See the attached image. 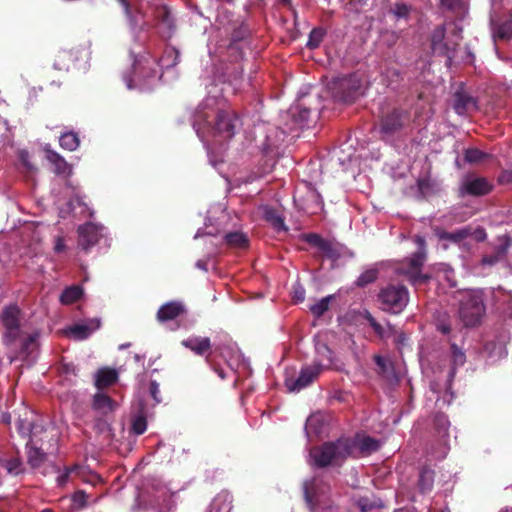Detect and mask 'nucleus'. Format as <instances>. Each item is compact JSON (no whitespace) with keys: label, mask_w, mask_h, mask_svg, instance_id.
Listing matches in <instances>:
<instances>
[{"label":"nucleus","mask_w":512,"mask_h":512,"mask_svg":"<svg viewBox=\"0 0 512 512\" xmlns=\"http://www.w3.org/2000/svg\"><path fill=\"white\" fill-rule=\"evenodd\" d=\"M80 472L81 465L75 464L71 467H66L64 472L57 477L58 486L64 487L71 478H77V475Z\"/></svg>","instance_id":"nucleus-38"},{"label":"nucleus","mask_w":512,"mask_h":512,"mask_svg":"<svg viewBox=\"0 0 512 512\" xmlns=\"http://www.w3.org/2000/svg\"><path fill=\"white\" fill-rule=\"evenodd\" d=\"M34 343H35V337L33 335H29L28 337H26L24 339V341L22 343V347H21L22 351L27 352L29 347L31 345H34Z\"/></svg>","instance_id":"nucleus-57"},{"label":"nucleus","mask_w":512,"mask_h":512,"mask_svg":"<svg viewBox=\"0 0 512 512\" xmlns=\"http://www.w3.org/2000/svg\"><path fill=\"white\" fill-rule=\"evenodd\" d=\"M155 17L161 25L166 27L170 35L175 28V24L169 8L165 5L157 6L155 9Z\"/></svg>","instance_id":"nucleus-31"},{"label":"nucleus","mask_w":512,"mask_h":512,"mask_svg":"<svg viewBox=\"0 0 512 512\" xmlns=\"http://www.w3.org/2000/svg\"><path fill=\"white\" fill-rule=\"evenodd\" d=\"M370 326L373 328L374 332L378 337L384 338L386 336L384 328L377 321H373L372 324H370Z\"/></svg>","instance_id":"nucleus-56"},{"label":"nucleus","mask_w":512,"mask_h":512,"mask_svg":"<svg viewBox=\"0 0 512 512\" xmlns=\"http://www.w3.org/2000/svg\"><path fill=\"white\" fill-rule=\"evenodd\" d=\"M87 499L88 495L83 490H77L72 495V502L79 509H82L87 506Z\"/></svg>","instance_id":"nucleus-52"},{"label":"nucleus","mask_w":512,"mask_h":512,"mask_svg":"<svg viewBox=\"0 0 512 512\" xmlns=\"http://www.w3.org/2000/svg\"><path fill=\"white\" fill-rule=\"evenodd\" d=\"M118 380V373L112 368H101L95 376V386L101 390L113 385Z\"/></svg>","instance_id":"nucleus-28"},{"label":"nucleus","mask_w":512,"mask_h":512,"mask_svg":"<svg viewBox=\"0 0 512 512\" xmlns=\"http://www.w3.org/2000/svg\"><path fill=\"white\" fill-rule=\"evenodd\" d=\"M80 51L75 48L59 50L55 56L53 66L59 71H68L78 60Z\"/></svg>","instance_id":"nucleus-22"},{"label":"nucleus","mask_w":512,"mask_h":512,"mask_svg":"<svg viewBox=\"0 0 512 512\" xmlns=\"http://www.w3.org/2000/svg\"><path fill=\"white\" fill-rule=\"evenodd\" d=\"M486 311L483 292L472 290L462 294L459 306V316L466 327L478 325Z\"/></svg>","instance_id":"nucleus-3"},{"label":"nucleus","mask_w":512,"mask_h":512,"mask_svg":"<svg viewBox=\"0 0 512 512\" xmlns=\"http://www.w3.org/2000/svg\"><path fill=\"white\" fill-rule=\"evenodd\" d=\"M468 236V232L466 230H457L454 232H442L439 237L443 240H449L455 243H458L465 239Z\"/></svg>","instance_id":"nucleus-47"},{"label":"nucleus","mask_w":512,"mask_h":512,"mask_svg":"<svg viewBox=\"0 0 512 512\" xmlns=\"http://www.w3.org/2000/svg\"><path fill=\"white\" fill-rule=\"evenodd\" d=\"M323 370L324 365L319 361H315L311 365L303 366L300 370L299 376L296 379L287 378L285 380V386L290 392H299L311 385Z\"/></svg>","instance_id":"nucleus-9"},{"label":"nucleus","mask_w":512,"mask_h":512,"mask_svg":"<svg viewBox=\"0 0 512 512\" xmlns=\"http://www.w3.org/2000/svg\"><path fill=\"white\" fill-rule=\"evenodd\" d=\"M349 291L348 290H339L337 293L333 295H328L321 300L317 301L313 305L310 306L311 313L316 317L320 318L324 315L326 311L329 309V305L331 301L337 306L345 305L348 301Z\"/></svg>","instance_id":"nucleus-15"},{"label":"nucleus","mask_w":512,"mask_h":512,"mask_svg":"<svg viewBox=\"0 0 512 512\" xmlns=\"http://www.w3.org/2000/svg\"><path fill=\"white\" fill-rule=\"evenodd\" d=\"M0 466L10 475H19L23 472V463L19 457L1 458Z\"/></svg>","instance_id":"nucleus-34"},{"label":"nucleus","mask_w":512,"mask_h":512,"mask_svg":"<svg viewBox=\"0 0 512 512\" xmlns=\"http://www.w3.org/2000/svg\"><path fill=\"white\" fill-rule=\"evenodd\" d=\"M20 314L21 311L16 305H9L2 311L0 319L5 328L3 336L5 345L13 344L20 336Z\"/></svg>","instance_id":"nucleus-6"},{"label":"nucleus","mask_w":512,"mask_h":512,"mask_svg":"<svg viewBox=\"0 0 512 512\" xmlns=\"http://www.w3.org/2000/svg\"><path fill=\"white\" fill-rule=\"evenodd\" d=\"M64 250H65L64 239L62 237H57L55 240L54 251L56 253H61Z\"/></svg>","instance_id":"nucleus-58"},{"label":"nucleus","mask_w":512,"mask_h":512,"mask_svg":"<svg viewBox=\"0 0 512 512\" xmlns=\"http://www.w3.org/2000/svg\"><path fill=\"white\" fill-rule=\"evenodd\" d=\"M440 6L449 11L455 10L461 4V0H439Z\"/></svg>","instance_id":"nucleus-55"},{"label":"nucleus","mask_w":512,"mask_h":512,"mask_svg":"<svg viewBox=\"0 0 512 512\" xmlns=\"http://www.w3.org/2000/svg\"><path fill=\"white\" fill-rule=\"evenodd\" d=\"M500 180L502 182L512 183V171H505L502 173Z\"/></svg>","instance_id":"nucleus-61"},{"label":"nucleus","mask_w":512,"mask_h":512,"mask_svg":"<svg viewBox=\"0 0 512 512\" xmlns=\"http://www.w3.org/2000/svg\"><path fill=\"white\" fill-rule=\"evenodd\" d=\"M322 108L321 96L310 92L302 95L298 103L291 108L292 118L301 128H308L317 121Z\"/></svg>","instance_id":"nucleus-2"},{"label":"nucleus","mask_w":512,"mask_h":512,"mask_svg":"<svg viewBox=\"0 0 512 512\" xmlns=\"http://www.w3.org/2000/svg\"><path fill=\"white\" fill-rule=\"evenodd\" d=\"M294 299L300 302L305 299V290L302 287L295 288Z\"/></svg>","instance_id":"nucleus-59"},{"label":"nucleus","mask_w":512,"mask_h":512,"mask_svg":"<svg viewBox=\"0 0 512 512\" xmlns=\"http://www.w3.org/2000/svg\"><path fill=\"white\" fill-rule=\"evenodd\" d=\"M77 478L92 485L100 481V477L97 474L87 471L83 466H81V472L78 473Z\"/></svg>","instance_id":"nucleus-51"},{"label":"nucleus","mask_w":512,"mask_h":512,"mask_svg":"<svg viewBox=\"0 0 512 512\" xmlns=\"http://www.w3.org/2000/svg\"><path fill=\"white\" fill-rule=\"evenodd\" d=\"M325 35V31L322 28H314L311 30L309 34V39L307 42V47L310 49H315L319 47Z\"/></svg>","instance_id":"nucleus-42"},{"label":"nucleus","mask_w":512,"mask_h":512,"mask_svg":"<svg viewBox=\"0 0 512 512\" xmlns=\"http://www.w3.org/2000/svg\"><path fill=\"white\" fill-rule=\"evenodd\" d=\"M332 161L341 171H348L352 166V145L345 143L335 148L332 154Z\"/></svg>","instance_id":"nucleus-23"},{"label":"nucleus","mask_w":512,"mask_h":512,"mask_svg":"<svg viewBox=\"0 0 512 512\" xmlns=\"http://www.w3.org/2000/svg\"><path fill=\"white\" fill-rule=\"evenodd\" d=\"M433 426L438 435L441 438L448 436V430L450 427V421L448 416L442 412H438L434 415Z\"/></svg>","instance_id":"nucleus-35"},{"label":"nucleus","mask_w":512,"mask_h":512,"mask_svg":"<svg viewBox=\"0 0 512 512\" xmlns=\"http://www.w3.org/2000/svg\"><path fill=\"white\" fill-rule=\"evenodd\" d=\"M379 271L377 268H369L365 270L355 281L358 287H365L368 284L375 282L378 278Z\"/></svg>","instance_id":"nucleus-39"},{"label":"nucleus","mask_w":512,"mask_h":512,"mask_svg":"<svg viewBox=\"0 0 512 512\" xmlns=\"http://www.w3.org/2000/svg\"><path fill=\"white\" fill-rule=\"evenodd\" d=\"M411 7L403 2L395 3V5L391 8V13L397 19H407L410 14Z\"/></svg>","instance_id":"nucleus-46"},{"label":"nucleus","mask_w":512,"mask_h":512,"mask_svg":"<svg viewBox=\"0 0 512 512\" xmlns=\"http://www.w3.org/2000/svg\"><path fill=\"white\" fill-rule=\"evenodd\" d=\"M364 318L368 321L369 325L372 324L373 321H376L368 311H365Z\"/></svg>","instance_id":"nucleus-63"},{"label":"nucleus","mask_w":512,"mask_h":512,"mask_svg":"<svg viewBox=\"0 0 512 512\" xmlns=\"http://www.w3.org/2000/svg\"><path fill=\"white\" fill-rule=\"evenodd\" d=\"M181 344L196 355L206 356L207 359L211 355L212 345L208 337H189L184 339Z\"/></svg>","instance_id":"nucleus-20"},{"label":"nucleus","mask_w":512,"mask_h":512,"mask_svg":"<svg viewBox=\"0 0 512 512\" xmlns=\"http://www.w3.org/2000/svg\"><path fill=\"white\" fill-rule=\"evenodd\" d=\"M321 418L319 416H310L306 421L305 429L307 433L319 434L321 432Z\"/></svg>","instance_id":"nucleus-49"},{"label":"nucleus","mask_w":512,"mask_h":512,"mask_svg":"<svg viewBox=\"0 0 512 512\" xmlns=\"http://www.w3.org/2000/svg\"><path fill=\"white\" fill-rule=\"evenodd\" d=\"M496 36L501 40H510L512 38V20L500 24L496 31Z\"/></svg>","instance_id":"nucleus-44"},{"label":"nucleus","mask_w":512,"mask_h":512,"mask_svg":"<svg viewBox=\"0 0 512 512\" xmlns=\"http://www.w3.org/2000/svg\"><path fill=\"white\" fill-rule=\"evenodd\" d=\"M100 325L101 322L99 319H90L87 323L71 326L69 328V333L76 340H84L87 339L92 334V332L96 331Z\"/></svg>","instance_id":"nucleus-25"},{"label":"nucleus","mask_w":512,"mask_h":512,"mask_svg":"<svg viewBox=\"0 0 512 512\" xmlns=\"http://www.w3.org/2000/svg\"><path fill=\"white\" fill-rule=\"evenodd\" d=\"M352 453V441L349 438H340L334 442H325L310 450L313 464L324 468L332 463L346 459Z\"/></svg>","instance_id":"nucleus-1"},{"label":"nucleus","mask_w":512,"mask_h":512,"mask_svg":"<svg viewBox=\"0 0 512 512\" xmlns=\"http://www.w3.org/2000/svg\"><path fill=\"white\" fill-rule=\"evenodd\" d=\"M348 396L349 393L345 391H336L334 394V398L340 402L346 401Z\"/></svg>","instance_id":"nucleus-60"},{"label":"nucleus","mask_w":512,"mask_h":512,"mask_svg":"<svg viewBox=\"0 0 512 512\" xmlns=\"http://www.w3.org/2000/svg\"><path fill=\"white\" fill-rule=\"evenodd\" d=\"M493 185L484 177H469L464 180L459 188L461 196L471 195L475 197L484 196L490 193Z\"/></svg>","instance_id":"nucleus-14"},{"label":"nucleus","mask_w":512,"mask_h":512,"mask_svg":"<svg viewBox=\"0 0 512 512\" xmlns=\"http://www.w3.org/2000/svg\"><path fill=\"white\" fill-rule=\"evenodd\" d=\"M16 426L20 435H22L23 437H30V434L33 429L32 420H29L27 417L24 419L19 418L16 423ZM30 439L31 438H29V440Z\"/></svg>","instance_id":"nucleus-48"},{"label":"nucleus","mask_w":512,"mask_h":512,"mask_svg":"<svg viewBox=\"0 0 512 512\" xmlns=\"http://www.w3.org/2000/svg\"><path fill=\"white\" fill-rule=\"evenodd\" d=\"M186 313L185 305L180 301H170L163 304L157 311L156 318L159 322L175 320Z\"/></svg>","instance_id":"nucleus-18"},{"label":"nucleus","mask_w":512,"mask_h":512,"mask_svg":"<svg viewBox=\"0 0 512 512\" xmlns=\"http://www.w3.org/2000/svg\"><path fill=\"white\" fill-rule=\"evenodd\" d=\"M322 349L325 353H327V357L330 359L331 356V350L328 348L327 345H322L319 350Z\"/></svg>","instance_id":"nucleus-64"},{"label":"nucleus","mask_w":512,"mask_h":512,"mask_svg":"<svg viewBox=\"0 0 512 512\" xmlns=\"http://www.w3.org/2000/svg\"><path fill=\"white\" fill-rule=\"evenodd\" d=\"M410 123L409 111L401 108H394L381 119V132L394 134Z\"/></svg>","instance_id":"nucleus-13"},{"label":"nucleus","mask_w":512,"mask_h":512,"mask_svg":"<svg viewBox=\"0 0 512 512\" xmlns=\"http://www.w3.org/2000/svg\"><path fill=\"white\" fill-rule=\"evenodd\" d=\"M446 28L445 25L436 26L431 33V49L432 51L439 55L445 56L447 58V65H450L452 59L454 58V54L456 51V47L458 43H449L445 41Z\"/></svg>","instance_id":"nucleus-12"},{"label":"nucleus","mask_w":512,"mask_h":512,"mask_svg":"<svg viewBox=\"0 0 512 512\" xmlns=\"http://www.w3.org/2000/svg\"><path fill=\"white\" fill-rule=\"evenodd\" d=\"M314 480L305 481L303 484V494L307 505L313 509L315 506V495H314Z\"/></svg>","instance_id":"nucleus-45"},{"label":"nucleus","mask_w":512,"mask_h":512,"mask_svg":"<svg viewBox=\"0 0 512 512\" xmlns=\"http://www.w3.org/2000/svg\"><path fill=\"white\" fill-rule=\"evenodd\" d=\"M303 241L317 249L319 255L332 261L338 260L342 255L340 245L324 239L317 233H306L302 235Z\"/></svg>","instance_id":"nucleus-10"},{"label":"nucleus","mask_w":512,"mask_h":512,"mask_svg":"<svg viewBox=\"0 0 512 512\" xmlns=\"http://www.w3.org/2000/svg\"><path fill=\"white\" fill-rule=\"evenodd\" d=\"M488 156L487 153L477 148H470L465 151L464 160L468 163H479L488 158Z\"/></svg>","instance_id":"nucleus-41"},{"label":"nucleus","mask_w":512,"mask_h":512,"mask_svg":"<svg viewBox=\"0 0 512 512\" xmlns=\"http://www.w3.org/2000/svg\"><path fill=\"white\" fill-rule=\"evenodd\" d=\"M327 92L334 103L350 104L352 101V75H339L328 82Z\"/></svg>","instance_id":"nucleus-8"},{"label":"nucleus","mask_w":512,"mask_h":512,"mask_svg":"<svg viewBox=\"0 0 512 512\" xmlns=\"http://www.w3.org/2000/svg\"><path fill=\"white\" fill-rule=\"evenodd\" d=\"M30 439L26 443L27 462L33 469L40 468L47 459V454L40 448L33 446Z\"/></svg>","instance_id":"nucleus-27"},{"label":"nucleus","mask_w":512,"mask_h":512,"mask_svg":"<svg viewBox=\"0 0 512 512\" xmlns=\"http://www.w3.org/2000/svg\"><path fill=\"white\" fill-rule=\"evenodd\" d=\"M93 429L97 434L103 435L107 441L113 438L111 425L103 418H97L94 421Z\"/></svg>","instance_id":"nucleus-37"},{"label":"nucleus","mask_w":512,"mask_h":512,"mask_svg":"<svg viewBox=\"0 0 512 512\" xmlns=\"http://www.w3.org/2000/svg\"><path fill=\"white\" fill-rule=\"evenodd\" d=\"M374 360L378 367L379 373L386 378H390L391 374L393 373L392 363L380 355H375Z\"/></svg>","instance_id":"nucleus-40"},{"label":"nucleus","mask_w":512,"mask_h":512,"mask_svg":"<svg viewBox=\"0 0 512 512\" xmlns=\"http://www.w3.org/2000/svg\"><path fill=\"white\" fill-rule=\"evenodd\" d=\"M149 392H150L151 397L155 400L156 403L161 402V398L159 397V395H160L159 384L155 380H152L150 382Z\"/></svg>","instance_id":"nucleus-53"},{"label":"nucleus","mask_w":512,"mask_h":512,"mask_svg":"<svg viewBox=\"0 0 512 512\" xmlns=\"http://www.w3.org/2000/svg\"><path fill=\"white\" fill-rule=\"evenodd\" d=\"M147 429V419L144 415H137L132 419L131 431L136 435H142Z\"/></svg>","instance_id":"nucleus-43"},{"label":"nucleus","mask_w":512,"mask_h":512,"mask_svg":"<svg viewBox=\"0 0 512 512\" xmlns=\"http://www.w3.org/2000/svg\"><path fill=\"white\" fill-rule=\"evenodd\" d=\"M383 310L398 314L404 310L409 301V293L404 285L390 284L379 293Z\"/></svg>","instance_id":"nucleus-5"},{"label":"nucleus","mask_w":512,"mask_h":512,"mask_svg":"<svg viewBox=\"0 0 512 512\" xmlns=\"http://www.w3.org/2000/svg\"><path fill=\"white\" fill-rule=\"evenodd\" d=\"M451 350H452V363H453L454 369L456 367L463 366L466 361L464 352L461 349H459L455 344H453L451 346Z\"/></svg>","instance_id":"nucleus-50"},{"label":"nucleus","mask_w":512,"mask_h":512,"mask_svg":"<svg viewBox=\"0 0 512 512\" xmlns=\"http://www.w3.org/2000/svg\"><path fill=\"white\" fill-rule=\"evenodd\" d=\"M379 448L380 442L377 439L360 433L354 435V451L357 450L360 456H369Z\"/></svg>","instance_id":"nucleus-19"},{"label":"nucleus","mask_w":512,"mask_h":512,"mask_svg":"<svg viewBox=\"0 0 512 512\" xmlns=\"http://www.w3.org/2000/svg\"><path fill=\"white\" fill-rule=\"evenodd\" d=\"M156 60L143 59L136 61L133 65L131 77H126L125 82L128 89H139L140 91H150L158 76L156 69Z\"/></svg>","instance_id":"nucleus-4"},{"label":"nucleus","mask_w":512,"mask_h":512,"mask_svg":"<svg viewBox=\"0 0 512 512\" xmlns=\"http://www.w3.org/2000/svg\"><path fill=\"white\" fill-rule=\"evenodd\" d=\"M338 322H339V325L342 327V329L346 332V333H350L349 332V329L351 327V319H350V316H349V313H346L345 315H339L338 316Z\"/></svg>","instance_id":"nucleus-54"},{"label":"nucleus","mask_w":512,"mask_h":512,"mask_svg":"<svg viewBox=\"0 0 512 512\" xmlns=\"http://www.w3.org/2000/svg\"><path fill=\"white\" fill-rule=\"evenodd\" d=\"M100 239L98 227L93 223H85L78 228V245L85 251L96 245Z\"/></svg>","instance_id":"nucleus-17"},{"label":"nucleus","mask_w":512,"mask_h":512,"mask_svg":"<svg viewBox=\"0 0 512 512\" xmlns=\"http://www.w3.org/2000/svg\"><path fill=\"white\" fill-rule=\"evenodd\" d=\"M264 219L269 222L274 229L277 231H287V227L285 226L284 219L282 216L278 213V211L275 208L272 207H266L264 210Z\"/></svg>","instance_id":"nucleus-33"},{"label":"nucleus","mask_w":512,"mask_h":512,"mask_svg":"<svg viewBox=\"0 0 512 512\" xmlns=\"http://www.w3.org/2000/svg\"><path fill=\"white\" fill-rule=\"evenodd\" d=\"M435 473L427 466L422 467L419 473L418 487L421 493L430 492L433 488Z\"/></svg>","instance_id":"nucleus-32"},{"label":"nucleus","mask_w":512,"mask_h":512,"mask_svg":"<svg viewBox=\"0 0 512 512\" xmlns=\"http://www.w3.org/2000/svg\"><path fill=\"white\" fill-rule=\"evenodd\" d=\"M240 125L241 121L234 111L221 110L216 114L214 125L211 128L216 134L230 139Z\"/></svg>","instance_id":"nucleus-11"},{"label":"nucleus","mask_w":512,"mask_h":512,"mask_svg":"<svg viewBox=\"0 0 512 512\" xmlns=\"http://www.w3.org/2000/svg\"><path fill=\"white\" fill-rule=\"evenodd\" d=\"M415 242L418 245V250L408 260L409 270L407 273L412 284L417 285L425 283L430 277L421 273V268L426 259L425 239L417 235Z\"/></svg>","instance_id":"nucleus-7"},{"label":"nucleus","mask_w":512,"mask_h":512,"mask_svg":"<svg viewBox=\"0 0 512 512\" xmlns=\"http://www.w3.org/2000/svg\"><path fill=\"white\" fill-rule=\"evenodd\" d=\"M223 244L232 250H247L250 246V240L246 233L232 231L224 235Z\"/></svg>","instance_id":"nucleus-24"},{"label":"nucleus","mask_w":512,"mask_h":512,"mask_svg":"<svg viewBox=\"0 0 512 512\" xmlns=\"http://www.w3.org/2000/svg\"><path fill=\"white\" fill-rule=\"evenodd\" d=\"M92 407L99 413L106 415L113 412L116 409L117 404L108 395L98 392L93 397Z\"/></svg>","instance_id":"nucleus-26"},{"label":"nucleus","mask_w":512,"mask_h":512,"mask_svg":"<svg viewBox=\"0 0 512 512\" xmlns=\"http://www.w3.org/2000/svg\"><path fill=\"white\" fill-rule=\"evenodd\" d=\"M45 157L54 167V173L56 175L70 176L72 173V167L67 161L56 151L52 150L49 146H46Z\"/></svg>","instance_id":"nucleus-21"},{"label":"nucleus","mask_w":512,"mask_h":512,"mask_svg":"<svg viewBox=\"0 0 512 512\" xmlns=\"http://www.w3.org/2000/svg\"><path fill=\"white\" fill-rule=\"evenodd\" d=\"M477 108V101L464 88L460 86L453 94V109L458 115H465Z\"/></svg>","instance_id":"nucleus-16"},{"label":"nucleus","mask_w":512,"mask_h":512,"mask_svg":"<svg viewBox=\"0 0 512 512\" xmlns=\"http://www.w3.org/2000/svg\"><path fill=\"white\" fill-rule=\"evenodd\" d=\"M510 246V243L508 240H505L501 244L495 247L494 251L491 254H486L482 258V263L485 265H494L498 263L500 260H502L506 254L507 250Z\"/></svg>","instance_id":"nucleus-30"},{"label":"nucleus","mask_w":512,"mask_h":512,"mask_svg":"<svg viewBox=\"0 0 512 512\" xmlns=\"http://www.w3.org/2000/svg\"><path fill=\"white\" fill-rule=\"evenodd\" d=\"M80 140L76 133L66 132L60 137V146L68 151H74L79 147Z\"/></svg>","instance_id":"nucleus-36"},{"label":"nucleus","mask_w":512,"mask_h":512,"mask_svg":"<svg viewBox=\"0 0 512 512\" xmlns=\"http://www.w3.org/2000/svg\"><path fill=\"white\" fill-rule=\"evenodd\" d=\"M358 505L361 508L362 512H368L372 508V506H368L366 503L363 502V500L358 501Z\"/></svg>","instance_id":"nucleus-62"},{"label":"nucleus","mask_w":512,"mask_h":512,"mask_svg":"<svg viewBox=\"0 0 512 512\" xmlns=\"http://www.w3.org/2000/svg\"><path fill=\"white\" fill-rule=\"evenodd\" d=\"M84 295V289L81 285H71L66 287L59 298L63 305H72L79 301Z\"/></svg>","instance_id":"nucleus-29"}]
</instances>
